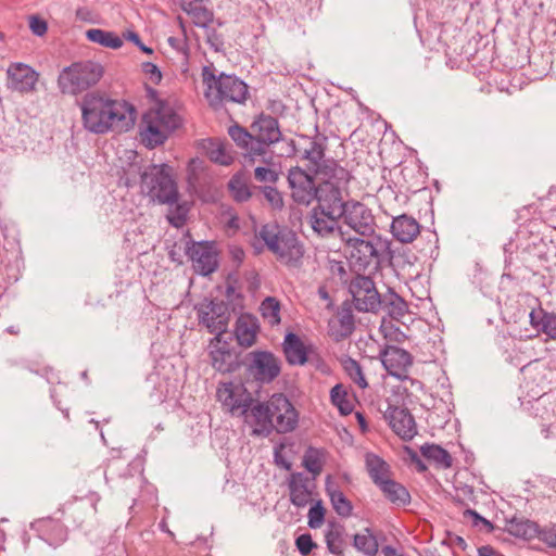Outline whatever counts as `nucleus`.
<instances>
[{
	"label": "nucleus",
	"mask_w": 556,
	"mask_h": 556,
	"mask_svg": "<svg viewBox=\"0 0 556 556\" xmlns=\"http://www.w3.org/2000/svg\"><path fill=\"white\" fill-rule=\"evenodd\" d=\"M315 177L314 174L300 166L289 169L287 179L291 190V198L295 203L307 206L315 200L318 193Z\"/></svg>",
	"instance_id": "9b49d317"
},
{
	"label": "nucleus",
	"mask_w": 556,
	"mask_h": 556,
	"mask_svg": "<svg viewBox=\"0 0 556 556\" xmlns=\"http://www.w3.org/2000/svg\"><path fill=\"white\" fill-rule=\"evenodd\" d=\"M479 556H501L491 545H483L478 548Z\"/></svg>",
	"instance_id": "774afa93"
},
{
	"label": "nucleus",
	"mask_w": 556,
	"mask_h": 556,
	"mask_svg": "<svg viewBox=\"0 0 556 556\" xmlns=\"http://www.w3.org/2000/svg\"><path fill=\"white\" fill-rule=\"evenodd\" d=\"M193 24L200 28H207L214 21V13L212 10L201 5L192 14Z\"/></svg>",
	"instance_id": "864d4df0"
},
{
	"label": "nucleus",
	"mask_w": 556,
	"mask_h": 556,
	"mask_svg": "<svg viewBox=\"0 0 556 556\" xmlns=\"http://www.w3.org/2000/svg\"><path fill=\"white\" fill-rule=\"evenodd\" d=\"M250 129L254 135V154L261 156V163L271 164L274 155L270 147L282 140L278 119L261 113L252 122Z\"/></svg>",
	"instance_id": "6e6552de"
},
{
	"label": "nucleus",
	"mask_w": 556,
	"mask_h": 556,
	"mask_svg": "<svg viewBox=\"0 0 556 556\" xmlns=\"http://www.w3.org/2000/svg\"><path fill=\"white\" fill-rule=\"evenodd\" d=\"M103 74L104 68L98 62L90 60L75 62L61 71L58 86L62 93L76 96L96 86Z\"/></svg>",
	"instance_id": "423d86ee"
},
{
	"label": "nucleus",
	"mask_w": 556,
	"mask_h": 556,
	"mask_svg": "<svg viewBox=\"0 0 556 556\" xmlns=\"http://www.w3.org/2000/svg\"><path fill=\"white\" fill-rule=\"evenodd\" d=\"M152 117L157 119V123L167 131L168 135L174 132L181 126L180 116L174 111L173 108L160 102L156 110H151Z\"/></svg>",
	"instance_id": "4c0bfd02"
},
{
	"label": "nucleus",
	"mask_w": 556,
	"mask_h": 556,
	"mask_svg": "<svg viewBox=\"0 0 556 556\" xmlns=\"http://www.w3.org/2000/svg\"><path fill=\"white\" fill-rule=\"evenodd\" d=\"M194 309L199 325L205 327L210 333L214 334L212 343H219L223 336L228 333V325L231 317L229 305L216 298H205L194 306Z\"/></svg>",
	"instance_id": "0eeeda50"
},
{
	"label": "nucleus",
	"mask_w": 556,
	"mask_h": 556,
	"mask_svg": "<svg viewBox=\"0 0 556 556\" xmlns=\"http://www.w3.org/2000/svg\"><path fill=\"white\" fill-rule=\"evenodd\" d=\"M190 211V206L187 201L179 202V199L176 203H174L172 206H169V212L167 214V220L168 223L175 227L180 228L182 227L188 217V213Z\"/></svg>",
	"instance_id": "49530a36"
},
{
	"label": "nucleus",
	"mask_w": 556,
	"mask_h": 556,
	"mask_svg": "<svg viewBox=\"0 0 556 556\" xmlns=\"http://www.w3.org/2000/svg\"><path fill=\"white\" fill-rule=\"evenodd\" d=\"M349 292L358 312H377L381 306V295L369 276L354 277L349 285Z\"/></svg>",
	"instance_id": "9d476101"
},
{
	"label": "nucleus",
	"mask_w": 556,
	"mask_h": 556,
	"mask_svg": "<svg viewBox=\"0 0 556 556\" xmlns=\"http://www.w3.org/2000/svg\"><path fill=\"white\" fill-rule=\"evenodd\" d=\"M314 484L303 472H293L288 481L289 498L298 508L305 507L312 501V488Z\"/></svg>",
	"instance_id": "4be33fe9"
},
{
	"label": "nucleus",
	"mask_w": 556,
	"mask_h": 556,
	"mask_svg": "<svg viewBox=\"0 0 556 556\" xmlns=\"http://www.w3.org/2000/svg\"><path fill=\"white\" fill-rule=\"evenodd\" d=\"M343 526L332 523L331 528L325 533L327 548L333 555H343Z\"/></svg>",
	"instance_id": "c03bdc74"
},
{
	"label": "nucleus",
	"mask_w": 556,
	"mask_h": 556,
	"mask_svg": "<svg viewBox=\"0 0 556 556\" xmlns=\"http://www.w3.org/2000/svg\"><path fill=\"white\" fill-rule=\"evenodd\" d=\"M505 530L509 534L523 540H531L540 533L539 525L536 522L525 517L517 516L506 520Z\"/></svg>",
	"instance_id": "72a5a7b5"
},
{
	"label": "nucleus",
	"mask_w": 556,
	"mask_h": 556,
	"mask_svg": "<svg viewBox=\"0 0 556 556\" xmlns=\"http://www.w3.org/2000/svg\"><path fill=\"white\" fill-rule=\"evenodd\" d=\"M542 540L551 547H556V527L543 531Z\"/></svg>",
	"instance_id": "338daca9"
},
{
	"label": "nucleus",
	"mask_w": 556,
	"mask_h": 556,
	"mask_svg": "<svg viewBox=\"0 0 556 556\" xmlns=\"http://www.w3.org/2000/svg\"><path fill=\"white\" fill-rule=\"evenodd\" d=\"M381 331L384 334V338L389 341L402 343L407 339V336L396 326L394 325H382Z\"/></svg>",
	"instance_id": "bf43d9fd"
},
{
	"label": "nucleus",
	"mask_w": 556,
	"mask_h": 556,
	"mask_svg": "<svg viewBox=\"0 0 556 556\" xmlns=\"http://www.w3.org/2000/svg\"><path fill=\"white\" fill-rule=\"evenodd\" d=\"M380 359L386 370L396 378H402L413 365L412 354L394 345H387L381 350Z\"/></svg>",
	"instance_id": "412c9836"
},
{
	"label": "nucleus",
	"mask_w": 556,
	"mask_h": 556,
	"mask_svg": "<svg viewBox=\"0 0 556 556\" xmlns=\"http://www.w3.org/2000/svg\"><path fill=\"white\" fill-rule=\"evenodd\" d=\"M255 402H258V400L253 399L250 394L244 397L236 399L231 402V410L235 412L241 409L240 415L244 417L245 422H250L248 416Z\"/></svg>",
	"instance_id": "5fc2aeb1"
},
{
	"label": "nucleus",
	"mask_w": 556,
	"mask_h": 556,
	"mask_svg": "<svg viewBox=\"0 0 556 556\" xmlns=\"http://www.w3.org/2000/svg\"><path fill=\"white\" fill-rule=\"evenodd\" d=\"M318 204L314 208H318L337 216H342L346 208V201L342 198V188L332 185L331 181H323L318 186V193L315 198Z\"/></svg>",
	"instance_id": "6ab92c4d"
},
{
	"label": "nucleus",
	"mask_w": 556,
	"mask_h": 556,
	"mask_svg": "<svg viewBox=\"0 0 556 556\" xmlns=\"http://www.w3.org/2000/svg\"><path fill=\"white\" fill-rule=\"evenodd\" d=\"M186 255L191 260L194 270L201 276H208L218 268V251L214 241L187 242Z\"/></svg>",
	"instance_id": "1a4fd4ad"
},
{
	"label": "nucleus",
	"mask_w": 556,
	"mask_h": 556,
	"mask_svg": "<svg viewBox=\"0 0 556 556\" xmlns=\"http://www.w3.org/2000/svg\"><path fill=\"white\" fill-rule=\"evenodd\" d=\"M31 530L50 546L58 547L68 538L67 527L59 519L51 517L40 518L30 523Z\"/></svg>",
	"instance_id": "aec40b11"
},
{
	"label": "nucleus",
	"mask_w": 556,
	"mask_h": 556,
	"mask_svg": "<svg viewBox=\"0 0 556 556\" xmlns=\"http://www.w3.org/2000/svg\"><path fill=\"white\" fill-rule=\"evenodd\" d=\"M7 86L13 91L28 93L36 89L38 73L29 65L18 62L12 63L7 70Z\"/></svg>",
	"instance_id": "f3484780"
},
{
	"label": "nucleus",
	"mask_w": 556,
	"mask_h": 556,
	"mask_svg": "<svg viewBox=\"0 0 556 556\" xmlns=\"http://www.w3.org/2000/svg\"><path fill=\"white\" fill-rule=\"evenodd\" d=\"M540 313L543 314L541 318V323H543L541 331L547 334L549 338L556 339V314L545 313L543 311Z\"/></svg>",
	"instance_id": "4d7b16f0"
},
{
	"label": "nucleus",
	"mask_w": 556,
	"mask_h": 556,
	"mask_svg": "<svg viewBox=\"0 0 556 556\" xmlns=\"http://www.w3.org/2000/svg\"><path fill=\"white\" fill-rule=\"evenodd\" d=\"M248 357L251 359L248 370L257 381L269 383L280 375V362L271 352L252 351Z\"/></svg>",
	"instance_id": "2eb2a0df"
},
{
	"label": "nucleus",
	"mask_w": 556,
	"mask_h": 556,
	"mask_svg": "<svg viewBox=\"0 0 556 556\" xmlns=\"http://www.w3.org/2000/svg\"><path fill=\"white\" fill-rule=\"evenodd\" d=\"M167 42H168V45L173 49H175L176 51L182 53L186 58H188L189 48H188L186 39H179V38H176V37H169L167 39Z\"/></svg>",
	"instance_id": "0e129e2a"
},
{
	"label": "nucleus",
	"mask_w": 556,
	"mask_h": 556,
	"mask_svg": "<svg viewBox=\"0 0 556 556\" xmlns=\"http://www.w3.org/2000/svg\"><path fill=\"white\" fill-rule=\"evenodd\" d=\"M86 38L94 43L105 48L119 49L123 46V39L113 31L91 28L86 31Z\"/></svg>",
	"instance_id": "a19ab883"
},
{
	"label": "nucleus",
	"mask_w": 556,
	"mask_h": 556,
	"mask_svg": "<svg viewBox=\"0 0 556 556\" xmlns=\"http://www.w3.org/2000/svg\"><path fill=\"white\" fill-rule=\"evenodd\" d=\"M295 546L302 556H307L317 547V544L309 533H303L295 539Z\"/></svg>",
	"instance_id": "6e6d98bb"
},
{
	"label": "nucleus",
	"mask_w": 556,
	"mask_h": 556,
	"mask_svg": "<svg viewBox=\"0 0 556 556\" xmlns=\"http://www.w3.org/2000/svg\"><path fill=\"white\" fill-rule=\"evenodd\" d=\"M266 199V201L274 207V208H281L283 206V199L280 193V191L273 186H260L255 187Z\"/></svg>",
	"instance_id": "603ef678"
},
{
	"label": "nucleus",
	"mask_w": 556,
	"mask_h": 556,
	"mask_svg": "<svg viewBox=\"0 0 556 556\" xmlns=\"http://www.w3.org/2000/svg\"><path fill=\"white\" fill-rule=\"evenodd\" d=\"M205 30L206 43L210 48L217 52L225 54V37L218 33L214 27L208 26Z\"/></svg>",
	"instance_id": "3c124183"
},
{
	"label": "nucleus",
	"mask_w": 556,
	"mask_h": 556,
	"mask_svg": "<svg viewBox=\"0 0 556 556\" xmlns=\"http://www.w3.org/2000/svg\"><path fill=\"white\" fill-rule=\"evenodd\" d=\"M379 308L387 312V314L395 320H400L408 312L406 301L392 290L381 296V306Z\"/></svg>",
	"instance_id": "e433bc0d"
},
{
	"label": "nucleus",
	"mask_w": 556,
	"mask_h": 556,
	"mask_svg": "<svg viewBox=\"0 0 556 556\" xmlns=\"http://www.w3.org/2000/svg\"><path fill=\"white\" fill-rule=\"evenodd\" d=\"M326 508L323 505L321 500L316 501L309 508L308 527L312 529H318L325 521Z\"/></svg>",
	"instance_id": "8fccbe9b"
},
{
	"label": "nucleus",
	"mask_w": 556,
	"mask_h": 556,
	"mask_svg": "<svg viewBox=\"0 0 556 556\" xmlns=\"http://www.w3.org/2000/svg\"><path fill=\"white\" fill-rule=\"evenodd\" d=\"M368 237L369 239L353 237L346 240L351 266L356 271L369 273L378 270L387 262L394 266L399 256L391 249V241L376 233Z\"/></svg>",
	"instance_id": "7ed1b4c3"
},
{
	"label": "nucleus",
	"mask_w": 556,
	"mask_h": 556,
	"mask_svg": "<svg viewBox=\"0 0 556 556\" xmlns=\"http://www.w3.org/2000/svg\"><path fill=\"white\" fill-rule=\"evenodd\" d=\"M140 136L142 138V142H144L146 147L149 149L162 146L169 137L162 125L157 123V119L152 117V113L150 111L142 115L140 123Z\"/></svg>",
	"instance_id": "393cba45"
},
{
	"label": "nucleus",
	"mask_w": 556,
	"mask_h": 556,
	"mask_svg": "<svg viewBox=\"0 0 556 556\" xmlns=\"http://www.w3.org/2000/svg\"><path fill=\"white\" fill-rule=\"evenodd\" d=\"M341 216L327 214V212L313 208L309 214V224L313 230L321 237H328L339 228L338 222Z\"/></svg>",
	"instance_id": "2f4dec72"
},
{
	"label": "nucleus",
	"mask_w": 556,
	"mask_h": 556,
	"mask_svg": "<svg viewBox=\"0 0 556 556\" xmlns=\"http://www.w3.org/2000/svg\"><path fill=\"white\" fill-rule=\"evenodd\" d=\"M392 236L402 243H410L420 232V224L410 215L402 214L393 217L391 223Z\"/></svg>",
	"instance_id": "bb28decb"
},
{
	"label": "nucleus",
	"mask_w": 556,
	"mask_h": 556,
	"mask_svg": "<svg viewBox=\"0 0 556 556\" xmlns=\"http://www.w3.org/2000/svg\"><path fill=\"white\" fill-rule=\"evenodd\" d=\"M378 488L383 496L395 506H406L410 503L412 498L408 490L392 478L382 482Z\"/></svg>",
	"instance_id": "c9c22d12"
},
{
	"label": "nucleus",
	"mask_w": 556,
	"mask_h": 556,
	"mask_svg": "<svg viewBox=\"0 0 556 556\" xmlns=\"http://www.w3.org/2000/svg\"><path fill=\"white\" fill-rule=\"evenodd\" d=\"M254 177L258 182L276 184L279 178V175L276 170L271 168L257 166L254 169Z\"/></svg>",
	"instance_id": "13d9d810"
},
{
	"label": "nucleus",
	"mask_w": 556,
	"mask_h": 556,
	"mask_svg": "<svg viewBox=\"0 0 556 556\" xmlns=\"http://www.w3.org/2000/svg\"><path fill=\"white\" fill-rule=\"evenodd\" d=\"M262 316L268 320L271 326L280 324V303L274 296H267L261 303Z\"/></svg>",
	"instance_id": "09e8293b"
},
{
	"label": "nucleus",
	"mask_w": 556,
	"mask_h": 556,
	"mask_svg": "<svg viewBox=\"0 0 556 556\" xmlns=\"http://www.w3.org/2000/svg\"><path fill=\"white\" fill-rule=\"evenodd\" d=\"M315 176L320 177L324 181H331L332 185L340 186V188L346 186L352 178L351 173L331 157L326 161Z\"/></svg>",
	"instance_id": "c756f323"
},
{
	"label": "nucleus",
	"mask_w": 556,
	"mask_h": 556,
	"mask_svg": "<svg viewBox=\"0 0 556 556\" xmlns=\"http://www.w3.org/2000/svg\"><path fill=\"white\" fill-rule=\"evenodd\" d=\"M142 71L147 75H150L151 80L157 85L162 80V73L160 68L152 62H143L142 63Z\"/></svg>",
	"instance_id": "e2e57ef3"
},
{
	"label": "nucleus",
	"mask_w": 556,
	"mask_h": 556,
	"mask_svg": "<svg viewBox=\"0 0 556 556\" xmlns=\"http://www.w3.org/2000/svg\"><path fill=\"white\" fill-rule=\"evenodd\" d=\"M384 419L403 441H410L417 434V424L406 407L389 405L384 413Z\"/></svg>",
	"instance_id": "dca6fc26"
},
{
	"label": "nucleus",
	"mask_w": 556,
	"mask_h": 556,
	"mask_svg": "<svg viewBox=\"0 0 556 556\" xmlns=\"http://www.w3.org/2000/svg\"><path fill=\"white\" fill-rule=\"evenodd\" d=\"M260 327L251 316H242L236 323L235 337L238 344L243 348L252 346L256 340Z\"/></svg>",
	"instance_id": "f704fd0d"
},
{
	"label": "nucleus",
	"mask_w": 556,
	"mask_h": 556,
	"mask_svg": "<svg viewBox=\"0 0 556 556\" xmlns=\"http://www.w3.org/2000/svg\"><path fill=\"white\" fill-rule=\"evenodd\" d=\"M79 106L85 129L96 135L127 131L134 127L137 118L132 104L112 99L105 92H87Z\"/></svg>",
	"instance_id": "f257e3e1"
},
{
	"label": "nucleus",
	"mask_w": 556,
	"mask_h": 556,
	"mask_svg": "<svg viewBox=\"0 0 556 556\" xmlns=\"http://www.w3.org/2000/svg\"><path fill=\"white\" fill-rule=\"evenodd\" d=\"M228 135L231 140L236 143L237 148L243 157L245 164H252L261 162V156L254 154V135L253 131H249L247 128L235 123L228 128Z\"/></svg>",
	"instance_id": "5701e85b"
},
{
	"label": "nucleus",
	"mask_w": 556,
	"mask_h": 556,
	"mask_svg": "<svg viewBox=\"0 0 556 556\" xmlns=\"http://www.w3.org/2000/svg\"><path fill=\"white\" fill-rule=\"evenodd\" d=\"M270 400L255 402L249 414V425L253 427L252 434L268 437L275 427L270 416Z\"/></svg>",
	"instance_id": "b1692460"
},
{
	"label": "nucleus",
	"mask_w": 556,
	"mask_h": 556,
	"mask_svg": "<svg viewBox=\"0 0 556 556\" xmlns=\"http://www.w3.org/2000/svg\"><path fill=\"white\" fill-rule=\"evenodd\" d=\"M465 516H470L472 517L473 519V525L477 526L479 525V522L483 523L484 526H486L490 530L493 529V525L491 521H489L488 519H485L484 517H482L479 513H477L476 510L473 509H467L465 511Z\"/></svg>",
	"instance_id": "69168bd1"
},
{
	"label": "nucleus",
	"mask_w": 556,
	"mask_h": 556,
	"mask_svg": "<svg viewBox=\"0 0 556 556\" xmlns=\"http://www.w3.org/2000/svg\"><path fill=\"white\" fill-rule=\"evenodd\" d=\"M29 28L34 35L41 37L47 33L48 24L41 17L34 15L29 20Z\"/></svg>",
	"instance_id": "680f3d73"
},
{
	"label": "nucleus",
	"mask_w": 556,
	"mask_h": 556,
	"mask_svg": "<svg viewBox=\"0 0 556 556\" xmlns=\"http://www.w3.org/2000/svg\"><path fill=\"white\" fill-rule=\"evenodd\" d=\"M327 480H329V478ZM326 492L330 498L332 508L339 516L348 518L352 515L353 505L341 490H339L337 486L330 484L329 481H327Z\"/></svg>",
	"instance_id": "58836bf2"
},
{
	"label": "nucleus",
	"mask_w": 556,
	"mask_h": 556,
	"mask_svg": "<svg viewBox=\"0 0 556 556\" xmlns=\"http://www.w3.org/2000/svg\"><path fill=\"white\" fill-rule=\"evenodd\" d=\"M354 330V316L350 308H343L338 313L337 319L329 323V334L336 342L349 338Z\"/></svg>",
	"instance_id": "c85d7f7f"
},
{
	"label": "nucleus",
	"mask_w": 556,
	"mask_h": 556,
	"mask_svg": "<svg viewBox=\"0 0 556 556\" xmlns=\"http://www.w3.org/2000/svg\"><path fill=\"white\" fill-rule=\"evenodd\" d=\"M229 340H232V336H223L219 343H212L210 340L208 348L211 364L215 370L222 374H231L238 370L242 365L241 353L230 348Z\"/></svg>",
	"instance_id": "f8f14e48"
},
{
	"label": "nucleus",
	"mask_w": 556,
	"mask_h": 556,
	"mask_svg": "<svg viewBox=\"0 0 556 556\" xmlns=\"http://www.w3.org/2000/svg\"><path fill=\"white\" fill-rule=\"evenodd\" d=\"M421 455L432 462L437 467L447 469L452 467L451 454L438 444L426 443L420 447Z\"/></svg>",
	"instance_id": "ea45409f"
},
{
	"label": "nucleus",
	"mask_w": 556,
	"mask_h": 556,
	"mask_svg": "<svg viewBox=\"0 0 556 556\" xmlns=\"http://www.w3.org/2000/svg\"><path fill=\"white\" fill-rule=\"evenodd\" d=\"M270 416L274 431L288 433L293 431L299 422V414L290 400L282 393H275L270 397Z\"/></svg>",
	"instance_id": "ddd939ff"
},
{
	"label": "nucleus",
	"mask_w": 556,
	"mask_h": 556,
	"mask_svg": "<svg viewBox=\"0 0 556 556\" xmlns=\"http://www.w3.org/2000/svg\"><path fill=\"white\" fill-rule=\"evenodd\" d=\"M383 536L381 531L375 532L366 527L361 533L353 536V546L366 556H376L379 551V540Z\"/></svg>",
	"instance_id": "7c9ffc66"
},
{
	"label": "nucleus",
	"mask_w": 556,
	"mask_h": 556,
	"mask_svg": "<svg viewBox=\"0 0 556 556\" xmlns=\"http://www.w3.org/2000/svg\"><path fill=\"white\" fill-rule=\"evenodd\" d=\"M255 238L262 240L267 250L286 266H301L304 248L293 230L281 228L277 223H268L261 226Z\"/></svg>",
	"instance_id": "20e7f679"
},
{
	"label": "nucleus",
	"mask_w": 556,
	"mask_h": 556,
	"mask_svg": "<svg viewBox=\"0 0 556 556\" xmlns=\"http://www.w3.org/2000/svg\"><path fill=\"white\" fill-rule=\"evenodd\" d=\"M282 350L286 361L292 366H302L308 361L311 349L304 344L301 338L294 332L285 336Z\"/></svg>",
	"instance_id": "a878e982"
},
{
	"label": "nucleus",
	"mask_w": 556,
	"mask_h": 556,
	"mask_svg": "<svg viewBox=\"0 0 556 556\" xmlns=\"http://www.w3.org/2000/svg\"><path fill=\"white\" fill-rule=\"evenodd\" d=\"M227 142L219 138H206L200 142V148L214 163L228 166L233 162V156L227 149Z\"/></svg>",
	"instance_id": "cd10ccee"
},
{
	"label": "nucleus",
	"mask_w": 556,
	"mask_h": 556,
	"mask_svg": "<svg viewBox=\"0 0 556 556\" xmlns=\"http://www.w3.org/2000/svg\"><path fill=\"white\" fill-rule=\"evenodd\" d=\"M123 37L132 42L135 46H137L139 48L140 51H142L143 53L146 54H152L153 53V49L146 46L141 39H140V36L138 35V33L134 31V30H126L124 34H123Z\"/></svg>",
	"instance_id": "052dcab7"
},
{
	"label": "nucleus",
	"mask_w": 556,
	"mask_h": 556,
	"mask_svg": "<svg viewBox=\"0 0 556 556\" xmlns=\"http://www.w3.org/2000/svg\"><path fill=\"white\" fill-rule=\"evenodd\" d=\"M201 77L205 86L204 97L215 111L228 102L243 104L249 97V86L242 79L224 72L217 75L213 64L202 67Z\"/></svg>",
	"instance_id": "f03ea898"
},
{
	"label": "nucleus",
	"mask_w": 556,
	"mask_h": 556,
	"mask_svg": "<svg viewBox=\"0 0 556 556\" xmlns=\"http://www.w3.org/2000/svg\"><path fill=\"white\" fill-rule=\"evenodd\" d=\"M323 452L319 448L309 446L303 456L304 468L313 475L314 480L323 471Z\"/></svg>",
	"instance_id": "a18cd8bd"
},
{
	"label": "nucleus",
	"mask_w": 556,
	"mask_h": 556,
	"mask_svg": "<svg viewBox=\"0 0 556 556\" xmlns=\"http://www.w3.org/2000/svg\"><path fill=\"white\" fill-rule=\"evenodd\" d=\"M365 465L368 476L375 485L379 486L382 482L391 479L390 465L379 455L367 453L365 455Z\"/></svg>",
	"instance_id": "473e14b6"
},
{
	"label": "nucleus",
	"mask_w": 556,
	"mask_h": 556,
	"mask_svg": "<svg viewBox=\"0 0 556 556\" xmlns=\"http://www.w3.org/2000/svg\"><path fill=\"white\" fill-rule=\"evenodd\" d=\"M315 136H301V138L309 140V146L303 150L301 159L306 161V170L312 174L318 173V170L324 166L327 160L330 157H326L327 151V136L320 134L318 131V127H315Z\"/></svg>",
	"instance_id": "a211bd4d"
},
{
	"label": "nucleus",
	"mask_w": 556,
	"mask_h": 556,
	"mask_svg": "<svg viewBox=\"0 0 556 556\" xmlns=\"http://www.w3.org/2000/svg\"><path fill=\"white\" fill-rule=\"evenodd\" d=\"M141 189L150 199L159 204L172 206L179 199L173 168L167 164H151L140 175Z\"/></svg>",
	"instance_id": "39448f33"
},
{
	"label": "nucleus",
	"mask_w": 556,
	"mask_h": 556,
	"mask_svg": "<svg viewBox=\"0 0 556 556\" xmlns=\"http://www.w3.org/2000/svg\"><path fill=\"white\" fill-rule=\"evenodd\" d=\"M330 401L336 407H338L339 413L342 416L350 415L354 409L353 403L349 400L348 391L341 383H337L330 390Z\"/></svg>",
	"instance_id": "79ce46f5"
},
{
	"label": "nucleus",
	"mask_w": 556,
	"mask_h": 556,
	"mask_svg": "<svg viewBox=\"0 0 556 556\" xmlns=\"http://www.w3.org/2000/svg\"><path fill=\"white\" fill-rule=\"evenodd\" d=\"M228 189L236 202H247L252 197V191L244 181L242 175L235 174L228 181Z\"/></svg>",
	"instance_id": "37998d69"
},
{
	"label": "nucleus",
	"mask_w": 556,
	"mask_h": 556,
	"mask_svg": "<svg viewBox=\"0 0 556 556\" xmlns=\"http://www.w3.org/2000/svg\"><path fill=\"white\" fill-rule=\"evenodd\" d=\"M341 218L345 225L363 237L375 233V217L371 210L364 203L353 200L346 201V208Z\"/></svg>",
	"instance_id": "4468645a"
},
{
	"label": "nucleus",
	"mask_w": 556,
	"mask_h": 556,
	"mask_svg": "<svg viewBox=\"0 0 556 556\" xmlns=\"http://www.w3.org/2000/svg\"><path fill=\"white\" fill-rule=\"evenodd\" d=\"M342 366L345 374L361 389H366L368 387V382L363 374L362 366L356 359L348 356L345 359L342 361Z\"/></svg>",
	"instance_id": "de8ad7c7"
}]
</instances>
